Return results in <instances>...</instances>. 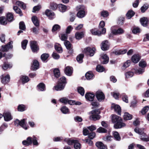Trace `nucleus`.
<instances>
[{
	"label": "nucleus",
	"instance_id": "obj_19",
	"mask_svg": "<svg viewBox=\"0 0 149 149\" xmlns=\"http://www.w3.org/2000/svg\"><path fill=\"white\" fill-rule=\"evenodd\" d=\"M121 118L116 115H111V120L113 123H117L120 120H121Z\"/></svg>",
	"mask_w": 149,
	"mask_h": 149
},
{
	"label": "nucleus",
	"instance_id": "obj_6",
	"mask_svg": "<svg viewBox=\"0 0 149 149\" xmlns=\"http://www.w3.org/2000/svg\"><path fill=\"white\" fill-rule=\"evenodd\" d=\"M95 95L97 100L99 102L103 101L105 99L104 95L101 91H97Z\"/></svg>",
	"mask_w": 149,
	"mask_h": 149
},
{
	"label": "nucleus",
	"instance_id": "obj_36",
	"mask_svg": "<svg viewBox=\"0 0 149 149\" xmlns=\"http://www.w3.org/2000/svg\"><path fill=\"white\" fill-rule=\"evenodd\" d=\"M92 34L94 35L100 36L101 35V31L96 29H93L91 30Z\"/></svg>",
	"mask_w": 149,
	"mask_h": 149
},
{
	"label": "nucleus",
	"instance_id": "obj_48",
	"mask_svg": "<svg viewBox=\"0 0 149 149\" xmlns=\"http://www.w3.org/2000/svg\"><path fill=\"white\" fill-rule=\"evenodd\" d=\"M13 9L16 13L19 14L20 16L22 15L21 10L20 9L18 8L17 6H14Z\"/></svg>",
	"mask_w": 149,
	"mask_h": 149
},
{
	"label": "nucleus",
	"instance_id": "obj_2",
	"mask_svg": "<svg viewBox=\"0 0 149 149\" xmlns=\"http://www.w3.org/2000/svg\"><path fill=\"white\" fill-rule=\"evenodd\" d=\"M135 132L141 135V139L144 141H149V138L146 137V134L141 129L136 127L134 129Z\"/></svg>",
	"mask_w": 149,
	"mask_h": 149
},
{
	"label": "nucleus",
	"instance_id": "obj_18",
	"mask_svg": "<svg viewBox=\"0 0 149 149\" xmlns=\"http://www.w3.org/2000/svg\"><path fill=\"white\" fill-rule=\"evenodd\" d=\"M96 146L100 149H107L106 145L104 144L101 141H98L95 143Z\"/></svg>",
	"mask_w": 149,
	"mask_h": 149
},
{
	"label": "nucleus",
	"instance_id": "obj_9",
	"mask_svg": "<svg viewBox=\"0 0 149 149\" xmlns=\"http://www.w3.org/2000/svg\"><path fill=\"white\" fill-rule=\"evenodd\" d=\"M100 60L101 63L103 64L107 63L109 61V58L108 57L106 54H102L100 55Z\"/></svg>",
	"mask_w": 149,
	"mask_h": 149
},
{
	"label": "nucleus",
	"instance_id": "obj_35",
	"mask_svg": "<svg viewBox=\"0 0 149 149\" xmlns=\"http://www.w3.org/2000/svg\"><path fill=\"white\" fill-rule=\"evenodd\" d=\"M6 17L8 21L9 22L12 21L14 19L13 15L10 13H8L7 14Z\"/></svg>",
	"mask_w": 149,
	"mask_h": 149
},
{
	"label": "nucleus",
	"instance_id": "obj_49",
	"mask_svg": "<svg viewBox=\"0 0 149 149\" xmlns=\"http://www.w3.org/2000/svg\"><path fill=\"white\" fill-rule=\"evenodd\" d=\"M28 42V41L27 40H24L22 42V47L23 49H26Z\"/></svg>",
	"mask_w": 149,
	"mask_h": 149
},
{
	"label": "nucleus",
	"instance_id": "obj_47",
	"mask_svg": "<svg viewBox=\"0 0 149 149\" xmlns=\"http://www.w3.org/2000/svg\"><path fill=\"white\" fill-rule=\"evenodd\" d=\"M148 5L147 3L144 4L141 8V11L144 13L148 8Z\"/></svg>",
	"mask_w": 149,
	"mask_h": 149
},
{
	"label": "nucleus",
	"instance_id": "obj_39",
	"mask_svg": "<svg viewBox=\"0 0 149 149\" xmlns=\"http://www.w3.org/2000/svg\"><path fill=\"white\" fill-rule=\"evenodd\" d=\"M84 57V55L83 54H81L78 55L77 57V60L78 62L81 63L83 62V58Z\"/></svg>",
	"mask_w": 149,
	"mask_h": 149
},
{
	"label": "nucleus",
	"instance_id": "obj_25",
	"mask_svg": "<svg viewBox=\"0 0 149 149\" xmlns=\"http://www.w3.org/2000/svg\"><path fill=\"white\" fill-rule=\"evenodd\" d=\"M32 143V138L29 137L27 139V140H24L22 141V144L25 146H28Z\"/></svg>",
	"mask_w": 149,
	"mask_h": 149
},
{
	"label": "nucleus",
	"instance_id": "obj_1",
	"mask_svg": "<svg viewBox=\"0 0 149 149\" xmlns=\"http://www.w3.org/2000/svg\"><path fill=\"white\" fill-rule=\"evenodd\" d=\"M89 113L91 114L89 117V118L91 120H96L100 118V116L99 115L100 113V111L98 109H96L92 111Z\"/></svg>",
	"mask_w": 149,
	"mask_h": 149
},
{
	"label": "nucleus",
	"instance_id": "obj_46",
	"mask_svg": "<svg viewBox=\"0 0 149 149\" xmlns=\"http://www.w3.org/2000/svg\"><path fill=\"white\" fill-rule=\"evenodd\" d=\"M61 110L62 112L64 114L68 113L69 112V110L65 106L62 107Z\"/></svg>",
	"mask_w": 149,
	"mask_h": 149
},
{
	"label": "nucleus",
	"instance_id": "obj_50",
	"mask_svg": "<svg viewBox=\"0 0 149 149\" xmlns=\"http://www.w3.org/2000/svg\"><path fill=\"white\" fill-rule=\"evenodd\" d=\"M147 65L146 62L143 60H141L139 63V66L142 68L145 67Z\"/></svg>",
	"mask_w": 149,
	"mask_h": 149
},
{
	"label": "nucleus",
	"instance_id": "obj_10",
	"mask_svg": "<svg viewBox=\"0 0 149 149\" xmlns=\"http://www.w3.org/2000/svg\"><path fill=\"white\" fill-rule=\"evenodd\" d=\"M30 45L32 51L33 52H36L39 49L37 42L36 41H31L30 42Z\"/></svg>",
	"mask_w": 149,
	"mask_h": 149
},
{
	"label": "nucleus",
	"instance_id": "obj_14",
	"mask_svg": "<svg viewBox=\"0 0 149 149\" xmlns=\"http://www.w3.org/2000/svg\"><path fill=\"white\" fill-rule=\"evenodd\" d=\"M1 81L2 83L3 84H6L8 83L10 80V77L9 75L7 74L5 76H4L2 75L1 77Z\"/></svg>",
	"mask_w": 149,
	"mask_h": 149
},
{
	"label": "nucleus",
	"instance_id": "obj_55",
	"mask_svg": "<svg viewBox=\"0 0 149 149\" xmlns=\"http://www.w3.org/2000/svg\"><path fill=\"white\" fill-rule=\"evenodd\" d=\"M19 28L22 30H24L26 29V27L24 23L23 22H20L19 23Z\"/></svg>",
	"mask_w": 149,
	"mask_h": 149
},
{
	"label": "nucleus",
	"instance_id": "obj_16",
	"mask_svg": "<svg viewBox=\"0 0 149 149\" xmlns=\"http://www.w3.org/2000/svg\"><path fill=\"white\" fill-rule=\"evenodd\" d=\"M64 72L67 76H71L73 72L72 68L69 66L66 67L65 69Z\"/></svg>",
	"mask_w": 149,
	"mask_h": 149
},
{
	"label": "nucleus",
	"instance_id": "obj_44",
	"mask_svg": "<svg viewBox=\"0 0 149 149\" xmlns=\"http://www.w3.org/2000/svg\"><path fill=\"white\" fill-rule=\"evenodd\" d=\"M78 92L82 96H84V88L81 87H79L77 88Z\"/></svg>",
	"mask_w": 149,
	"mask_h": 149
},
{
	"label": "nucleus",
	"instance_id": "obj_38",
	"mask_svg": "<svg viewBox=\"0 0 149 149\" xmlns=\"http://www.w3.org/2000/svg\"><path fill=\"white\" fill-rule=\"evenodd\" d=\"M93 76V74L91 72H87L85 74V76L87 79L90 80L92 79Z\"/></svg>",
	"mask_w": 149,
	"mask_h": 149
},
{
	"label": "nucleus",
	"instance_id": "obj_64",
	"mask_svg": "<svg viewBox=\"0 0 149 149\" xmlns=\"http://www.w3.org/2000/svg\"><path fill=\"white\" fill-rule=\"evenodd\" d=\"M131 62L130 60H127L123 65V67L126 68L128 67L130 64Z\"/></svg>",
	"mask_w": 149,
	"mask_h": 149
},
{
	"label": "nucleus",
	"instance_id": "obj_52",
	"mask_svg": "<svg viewBox=\"0 0 149 149\" xmlns=\"http://www.w3.org/2000/svg\"><path fill=\"white\" fill-rule=\"evenodd\" d=\"M32 141L33 145L38 146V143L37 141V138L33 136L32 138Z\"/></svg>",
	"mask_w": 149,
	"mask_h": 149
},
{
	"label": "nucleus",
	"instance_id": "obj_12",
	"mask_svg": "<svg viewBox=\"0 0 149 149\" xmlns=\"http://www.w3.org/2000/svg\"><path fill=\"white\" fill-rule=\"evenodd\" d=\"M4 120L6 121H9L12 119L11 113L8 111H5L4 112L3 114Z\"/></svg>",
	"mask_w": 149,
	"mask_h": 149
},
{
	"label": "nucleus",
	"instance_id": "obj_61",
	"mask_svg": "<svg viewBox=\"0 0 149 149\" xmlns=\"http://www.w3.org/2000/svg\"><path fill=\"white\" fill-rule=\"evenodd\" d=\"M101 15L104 17H107L109 15V13L107 11L103 10L101 12Z\"/></svg>",
	"mask_w": 149,
	"mask_h": 149
},
{
	"label": "nucleus",
	"instance_id": "obj_22",
	"mask_svg": "<svg viewBox=\"0 0 149 149\" xmlns=\"http://www.w3.org/2000/svg\"><path fill=\"white\" fill-rule=\"evenodd\" d=\"M140 22L141 24L143 26H146L147 25L148 23V20L146 17H143L140 19Z\"/></svg>",
	"mask_w": 149,
	"mask_h": 149
},
{
	"label": "nucleus",
	"instance_id": "obj_15",
	"mask_svg": "<svg viewBox=\"0 0 149 149\" xmlns=\"http://www.w3.org/2000/svg\"><path fill=\"white\" fill-rule=\"evenodd\" d=\"M141 59L140 56L139 54H134L132 57L131 60L134 63H137Z\"/></svg>",
	"mask_w": 149,
	"mask_h": 149
},
{
	"label": "nucleus",
	"instance_id": "obj_53",
	"mask_svg": "<svg viewBox=\"0 0 149 149\" xmlns=\"http://www.w3.org/2000/svg\"><path fill=\"white\" fill-rule=\"evenodd\" d=\"M65 141L69 145H71L73 143H74L75 141L68 139H64Z\"/></svg>",
	"mask_w": 149,
	"mask_h": 149
},
{
	"label": "nucleus",
	"instance_id": "obj_30",
	"mask_svg": "<svg viewBox=\"0 0 149 149\" xmlns=\"http://www.w3.org/2000/svg\"><path fill=\"white\" fill-rule=\"evenodd\" d=\"M15 5L22 8L24 9H25L26 8V6L25 5L22 1H17L15 3Z\"/></svg>",
	"mask_w": 149,
	"mask_h": 149
},
{
	"label": "nucleus",
	"instance_id": "obj_37",
	"mask_svg": "<svg viewBox=\"0 0 149 149\" xmlns=\"http://www.w3.org/2000/svg\"><path fill=\"white\" fill-rule=\"evenodd\" d=\"M58 8L60 11L62 12H64L66 11L67 8L65 5L60 4L58 5Z\"/></svg>",
	"mask_w": 149,
	"mask_h": 149
},
{
	"label": "nucleus",
	"instance_id": "obj_43",
	"mask_svg": "<svg viewBox=\"0 0 149 149\" xmlns=\"http://www.w3.org/2000/svg\"><path fill=\"white\" fill-rule=\"evenodd\" d=\"M112 137L111 136H104L102 139L107 142L110 141L112 140Z\"/></svg>",
	"mask_w": 149,
	"mask_h": 149
},
{
	"label": "nucleus",
	"instance_id": "obj_40",
	"mask_svg": "<svg viewBox=\"0 0 149 149\" xmlns=\"http://www.w3.org/2000/svg\"><path fill=\"white\" fill-rule=\"evenodd\" d=\"M20 79L23 84L26 83L29 81V77L25 76H22L21 77Z\"/></svg>",
	"mask_w": 149,
	"mask_h": 149
},
{
	"label": "nucleus",
	"instance_id": "obj_4",
	"mask_svg": "<svg viewBox=\"0 0 149 149\" xmlns=\"http://www.w3.org/2000/svg\"><path fill=\"white\" fill-rule=\"evenodd\" d=\"M115 26H113L111 28V33L115 35L121 34L124 32V30L121 28H119L117 29H115Z\"/></svg>",
	"mask_w": 149,
	"mask_h": 149
},
{
	"label": "nucleus",
	"instance_id": "obj_11",
	"mask_svg": "<svg viewBox=\"0 0 149 149\" xmlns=\"http://www.w3.org/2000/svg\"><path fill=\"white\" fill-rule=\"evenodd\" d=\"M111 108L112 109H113L119 115H120L121 113V109L119 106L114 104H111Z\"/></svg>",
	"mask_w": 149,
	"mask_h": 149
},
{
	"label": "nucleus",
	"instance_id": "obj_41",
	"mask_svg": "<svg viewBox=\"0 0 149 149\" xmlns=\"http://www.w3.org/2000/svg\"><path fill=\"white\" fill-rule=\"evenodd\" d=\"M134 15V13L132 10H129L126 14L127 18L128 19L131 18Z\"/></svg>",
	"mask_w": 149,
	"mask_h": 149
},
{
	"label": "nucleus",
	"instance_id": "obj_8",
	"mask_svg": "<svg viewBox=\"0 0 149 149\" xmlns=\"http://www.w3.org/2000/svg\"><path fill=\"white\" fill-rule=\"evenodd\" d=\"M126 125V124L123 122V120L121 118L117 123L115 124L113 126L116 129H120L125 127Z\"/></svg>",
	"mask_w": 149,
	"mask_h": 149
},
{
	"label": "nucleus",
	"instance_id": "obj_45",
	"mask_svg": "<svg viewBox=\"0 0 149 149\" xmlns=\"http://www.w3.org/2000/svg\"><path fill=\"white\" fill-rule=\"evenodd\" d=\"M49 56V55L48 54H43L41 56V58L42 61H45L48 58Z\"/></svg>",
	"mask_w": 149,
	"mask_h": 149
},
{
	"label": "nucleus",
	"instance_id": "obj_29",
	"mask_svg": "<svg viewBox=\"0 0 149 149\" xmlns=\"http://www.w3.org/2000/svg\"><path fill=\"white\" fill-rule=\"evenodd\" d=\"M55 50L58 53H61L62 52L63 50L61 45L58 43H56L54 46Z\"/></svg>",
	"mask_w": 149,
	"mask_h": 149
},
{
	"label": "nucleus",
	"instance_id": "obj_54",
	"mask_svg": "<svg viewBox=\"0 0 149 149\" xmlns=\"http://www.w3.org/2000/svg\"><path fill=\"white\" fill-rule=\"evenodd\" d=\"M59 101L62 103L64 104H68V99L66 97H63L59 100Z\"/></svg>",
	"mask_w": 149,
	"mask_h": 149
},
{
	"label": "nucleus",
	"instance_id": "obj_62",
	"mask_svg": "<svg viewBox=\"0 0 149 149\" xmlns=\"http://www.w3.org/2000/svg\"><path fill=\"white\" fill-rule=\"evenodd\" d=\"M18 110L19 111H23L25 110V106L23 105H20L18 107Z\"/></svg>",
	"mask_w": 149,
	"mask_h": 149
},
{
	"label": "nucleus",
	"instance_id": "obj_27",
	"mask_svg": "<svg viewBox=\"0 0 149 149\" xmlns=\"http://www.w3.org/2000/svg\"><path fill=\"white\" fill-rule=\"evenodd\" d=\"M112 133L113 136L116 140L117 141H120V137L118 132L113 131L112 132Z\"/></svg>",
	"mask_w": 149,
	"mask_h": 149
},
{
	"label": "nucleus",
	"instance_id": "obj_3",
	"mask_svg": "<svg viewBox=\"0 0 149 149\" xmlns=\"http://www.w3.org/2000/svg\"><path fill=\"white\" fill-rule=\"evenodd\" d=\"M76 9L77 11H79L77 14V16L78 17L82 18L84 17L85 15L84 6L83 5L78 6L76 7Z\"/></svg>",
	"mask_w": 149,
	"mask_h": 149
},
{
	"label": "nucleus",
	"instance_id": "obj_60",
	"mask_svg": "<svg viewBox=\"0 0 149 149\" xmlns=\"http://www.w3.org/2000/svg\"><path fill=\"white\" fill-rule=\"evenodd\" d=\"M149 107L148 106H146L143 108L141 110V112L142 114H145L148 110Z\"/></svg>",
	"mask_w": 149,
	"mask_h": 149
},
{
	"label": "nucleus",
	"instance_id": "obj_23",
	"mask_svg": "<svg viewBox=\"0 0 149 149\" xmlns=\"http://www.w3.org/2000/svg\"><path fill=\"white\" fill-rule=\"evenodd\" d=\"M84 32L83 31L77 32L75 34V37L77 39L80 40L84 37Z\"/></svg>",
	"mask_w": 149,
	"mask_h": 149
},
{
	"label": "nucleus",
	"instance_id": "obj_26",
	"mask_svg": "<svg viewBox=\"0 0 149 149\" xmlns=\"http://www.w3.org/2000/svg\"><path fill=\"white\" fill-rule=\"evenodd\" d=\"M32 21L34 25L36 26H39V22L37 17L33 16L31 18Z\"/></svg>",
	"mask_w": 149,
	"mask_h": 149
},
{
	"label": "nucleus",
	"instance_id": "obj_32",
	"mask_svg": "<svg viewBox=\"0 0 149 149\" xmlns=\"http://www.w3.org/2000/svg\"><path fill=\"white\" fill-rule=\"evenodd\" d=\"M26 120V119H23L21 121H20L19 125L24 128L25 130H27V127L25 124V121Z\"/></svg>",
	"mask_w": 149,
	"mask_h": 149
},
{
	"label": "nucleus",
	"instance_id": "obj_21",
	"mask_svg": "<svg viewBox=\"0 0 149 149\" xmlns=\"http://www.w3.org/2000/svg\"><path fill=\"white\" fill-rule=\"evenodd\" d=\"M94 96V94L90 93H86L85 95V97L86 99L91 101H93Z\"/></svg>",
	"mask_w": 149,
	"mask_h": 149
},
{
	"label": "nucleus",
	"instance_id": "obj_33",
	"mask_svg": "<svg viewBox=\"0 0 149 149\" xmlns=\"http://www.w3.org/2000/svg\"><path fill=\"white\" fill-rule=\"evenodd\" d=\"M53 73L54 76L56 78H58L60 74L59 70L58 68H55L53 70Z\"/></svg>",
	"mask_w": 149,
	"mask_h": 149
},
{
	"label": "nucleus",
	"instance_id": "obj_51",
	"mask_svg": "<svg viewBox=\"0 0 149 149\" xmlns=\"http://www.w3.org/2000/svg\"><path fill=\"white\" fill-rule=\"evenodd\" d=\"M74 147L75 149H80L81 148V144L77 140L75 141Z\"/></svg>",
	"mask_w": 149,
	"mask_h": 149
},
{
	"label": "nucleus",
	"instance_id": "obj_20",
	"mask_svg": "<svg viewBox=\"0 0 149 149\" xmlns=\"http://www.w3.org/2000/svg\"><path fill=\"white\" fill-rule=\"evenodd\" d=\"M45 14L50 19H52L54 17V13L49 10H47L45 11Z\"/></svg>",
	"mask_w": 149,
	"mask_h": 149
},
{
	"label": "nucleus",
	"instance_id": "obj_17",
	"mask_svg": "<svg viewBox=\"0 0 149 149\" xmlns=\"http://www.w3.org/2000/svg\"><path fill=\"white\" fill-rule=\"evenodd\" d=\"M39 63L36 60H34L31 66V69L33 70H36L39 68Z\"/></svg>",
	"mask_w": 149,
	"mask_h": 149
},
{
	"label": "nucleus",
	"instance_id": "obj_59",
	"mask_svg": "<svg viewBox=\"0 0 149 149\" xmlns=\"http://www.w3.org/2000/svg\"><path fill=\"white\" fill-rule=\"evenodd\" d=\"M134 74L133 72H129L125 74V76L126 78H128L132 77L133 76Z\"/></svg>",
	"mask_w": 149,
	"mask_h": 149
},
{
	"label": "nucleus",
	"instance_id": "obj_58",
	"mask_svg": "<svg viewBox=\"0 0 149 149\" xmlns=\"http://www.w3.org/2000/svg\"><path fill=\"white\" fill-rule=\"evenodd\" d=\"M60 28V26L58 24H55L53 26L52 31L53 32H54L59 29Z\"/></svg>",
	"mask_w": 149,
	"mask_h": 149
},
{
	"label": "nucleus",
	"instance_id": "obj_24",
	"mask_svg": "<svg viewBox=\"0 0 149 149\" xmlns=\"http://www.w3.org/2000/svg\"><path fill=\"white\" fill-rule=\"evenodd\" d=\"M65 87V85H63V84L59 83L57 85L54 86L53 89H54L56 91H61Z\"/></svg>",
	"mask_w": 149,
	"mask_h": 149
},
{
	"label": "nucleus",
	"instance_id": "obj_34",
	"mask_svg": "<svg viewBox=\"0 0 149 149\" xmlns=\"http://www.w3.org/2000/svg\"><path fill=\"white\" fill-rule=\"evenodd\" d=\"M37 87L38 88L39 90L41 91H43L45 90V85L43 83H40L38 86Z\"/></svg>",
	"mask_w": 149,
	"mask_h": 149
},
{
	"label": "nucleus",
	"instance_id": "obj_57",
	"mask_svg": "<svg viewBox=\"0 0 149 149\" xmlns=\"http://www.w3.org/2000/svg\"><path fill=\"white\" fill-rule=\"evenodd\" d=\"M97 132L99 133H106L107 131V130H106L101 127H100L97 129Z\"/></svg>",
	"mask_w": 149,
	"mask_h": 149
},
{
	"label": "nucleus",
	"instance_id": "obj_31",
	"mask_svg": "<svg viewBox=\"0 0 149 149\" xmlns=\"http://www.w3.org/2000/svg\"><path fill=\"white\" fill-rule=\"evenodd\" d=\"M8 21L4 17L2 16L0 17V24L2 25H6L7 24Z\"/></svg>",
	"mask_w": 149,
	"mask_h": 149
},
{
	"label": "nucleus",
	"instance_id": "obj_7",
	"mask_svg": "<svg viewBox=\"0 0 149 149\" xmlns=\"http://www.w3.org/2000/svg\"><path fill=\"white\" fill-rule=\"evenodd\" d=\"M95 50V48H91L90 47H88L85 48L83 52L87 54H89L90 56H93L94 54Z\"/></svg>",
	"mask_w": 149,
	"mask_h": 149
},
{
	"label": "nucleus",
	"instance_id": "obj_42",
	"mask_svg": "<svg viewBox=\"0 0 149 149\" xmlns=\"http://www.w3.org/2000/svg\"><path fill=\"white\" fill-rule=\"evenodd\" d=\"M96 71L99 72H102L105 70V69L102 66L100 65H97L96 68Z\"/></svg>",
	"mask_w": 149,
	"mask_h": 149
},
{
	"label": "nucleus",
	"instance_id": "obj_28",
	"mask_svg": "<svg viewBox=\"0 0 149 149\" xmlns=\"http://www.w3.org/2000/svg\"><path fill=\"white\" fill-rule=\"evenodd\" d=\"M123 117L125 120H130L132 118V115L127 112L125 113Z\"/></svg>",
	"mask_w": 149,
	"mask_h": 149
},
{
	"label": "nucleus",
	"instance_id": "obj_5",
	"mask_svg": "<svg viewBox=\"0 0 149 149\" xmlns=\"http://www.w3.org/2000/svg\"><path fill=\"white\" fill-rule=\"evenodd\" d=\"M13 42L11 41L9 42L7 45L4 46H2L1 51L3 52H7L10 49H12L13 47Z\"/></svg>",
	"mask_w": 149,
	"mask_h": 149
},
{
	"label": "nucleus",
	"instance_id": "obj_13",
	"mask_svg": "<svg viewBox=\"0 0 149 149\" xmlns=\"http://www.w3.org/2000/svg\"><path fill=\"white\" fill-rule=\"evenodd\" d=\"M101 45V48L102 50L106 51L108 49L109 45L107 40L103 41Z\"/></svg>",
	"mask_w": 149,
	"mask_h": 149
},
{
	"label": "nucleus",
	"instance_id": "obj_56",
	"mask_svg": "<svg viewBox=\"0 0 149 149\" xmlns=\"http://www.w3.org/2000/svg\"><path fill=\"white\" fill-rule=\"evenodd\" d=\"M64 44L65 45V46L66 48L68 49H70L71 47V45L70 44V42L68 41H65L64 43Z\"/></svg>",
	"mask_w": 149,
	"mask_h": 149
},
{
	"label": "nucleus",
	"instance_id": "obj_63",
	"mask_svg": "<svg viewBox=\"0 0 149 149\" xmlns=\"http://www.w3.org/2000/svg\"><path fill=\"white\" fill-rule=\"evenodd\" d=\"M144 71V69H137L135 70V72L137 74H142Z\"/></svg>",
	"mask_w": 149,
	"mask_h": 149
}]
</instances>
